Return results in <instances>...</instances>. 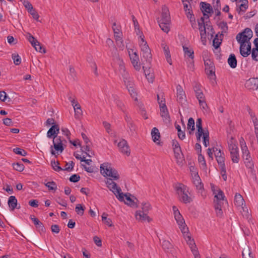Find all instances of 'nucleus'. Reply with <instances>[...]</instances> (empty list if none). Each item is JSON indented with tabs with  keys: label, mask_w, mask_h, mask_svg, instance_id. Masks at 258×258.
Returning <instances> with one entry per match:
<instances>
[{
	"label": "nucleus",
	"mask_w": 258,
	"mask_h": 258,
	"mask_svg": "<svg viewBox=\"0 0 258 258\" xmlns=\"http://www.w3.org/2000/svg\"><path fill=\"white\" fill-rule=\"evenodd\" d=\"M246 84L247 87H249L250 85H253V86L249 87V89H257L258 88V78L249 79Z\"/></svg>",
	"instance_id": "33"
},
{
	"label": "nucleus",
	"mask_w": 258,
	"mask_h": 258,
	"mask_svg": "<svg viewBox=\"0 0 258 258\" xmlns=\"http://www.w3.org/2000/svg\"><path fill=\"white\" fill-rule=\"evenodd\" d=\"M13 152L16 154L20 155L22 156H26L27 155V152L25 150L20 148H14Z\"/></svg>",
	"instance_id": "46"
},
{
	"label": "nucleus",
	"mask_w": 258,
	"mask_h": 258,
	"mask_svg": "<svg viewBox=\"0 0 258 258\" xmlns=\"http://www.w3.org/2000/svg\"><path fill=\"white\" fill-rule=\"evenodd\" d=\"M219 27L221 29V34L220 35V37L223 35L224 33L227 32L228 30V26L227 23L225 22H221L218 24Z\"/></svg>",
	"instance_id": "36"
},
{
	"label": "nucleus",
	"mask_w": 258,
	"mask_h": 258,
	"mask_svg": "<svg viewBox=\"0 0 258 258\" xmlns=\"http://www.w3.org/2000/svg\"><path fill=\"white\" fill-rule=\"evenodd\" d=\"M201 107L204 110H207L208 106L206 102V98L198 100Z\"/></svg>",
	"instance_id": "56"
},
{
	"label": "nucleus",
	"mask_w": 258,
	"mask_h": 258,
	"mask_svg": "<svg viewBox=\"0 0 258 258\" xmlns=\"http://www.w3.org/2000/svg\"><path fill=\"white\" fill-rule=\"evenodd\" d=\"M242 258H253L252 252L249 249L245 250L242 253Z\"/></svg>",
	"instance_id": "54"
},
{
	"label": "nucleus",
	"mask_w": 258,
	"mask_h": 258,
	"mask_svg": "<svg viewBox=\"0 0 258 258\" xmlns=\"http://www.w3.org/2000/svg\"><path fill=\"white\" fill-rule=\"evenodd\" d=\"M172 244L168 240H164L162 242V247L166 250H169V249L172 248Z\"/></svg>",
	"instance_id": "58"
},
{
	"label": "nucleus",
	"mask_w": 258,
	"mask_h": 258,
	"mask_svg": "<svg viewBox=\"0 0 258 258\" xmlns=\"http://www.w3.org/2000/svg\"><path fill=\"white\" fill-rule=\"evenodd\" d=\"M59 126L57 124L53 125L48 131L47 133V136L49 138H53L55 140L57 135L59 133Z\"/></svg>",
	"instance_id": "21"
},
{
	"label": "nucleus",
	"mask_w": 258,
	"mask_h": 258,
	"mask_svg": "<svg viewBox=\"0 0 258 258\" xmlns=\"http://www.w3.org/2000/svg\"><path fill=\"white\" fill-rule=\"evenodd\" d=\"M129 55L131 62L134 66L135 69L137 71H140L141 69V64L139 62V58L136 52H133L131 53V51H128Z\"/></svg>",
	"instance_id": "12"
},
{
	"label": "nucleus",
	"mask_w": 258,
	"mask_h": 258,
	"mask_svg": "<svg viewBox=\"0 0 258 258\" xmlns=\"http://www.w3.org/2000/svg\"><path fill=\"white\" fill-rule=\"evenodd\" d=\"M192 182L199 192L202 191L204 189V185L198 172H195L192 174Z\"/></svg>",
	"instance_id": "14"
},
{
	"label": "nucleus",
	"mask_w": 258,
	"mask_h": 258,
	"mask_svg": "<svg viewBox=\"0 0 258 258\" xmlns=\"http://www.w3.org/2000/svg\"><path fill=\"white\" fill-rule=\"evenodd\" d=\"M172 209L173 211L175 219L178 225L179 228L180 229L181 232L182 233L185 239L186 240L187 243L190 246V248H192V247H195V243L194 240L191 239V237L188 235V228L185 223V221L176 206H173Z\"/></svg>",
	"instance_id": "2"
},
{
	"label": "nucleus",
	"mask_w": 258,
	"mask_h": 258,
	"mask_svg": "<svg viewBox=\"0 0 258 258\" xmlns=\"http://www.w3.org/2000/svg\"><path fill=\"white\" fill-rule=\"evenodd\" d=\"M44 184L49 190H56L57 189V185L53 181L47 182Z\"/></svg>",
	"instance_id": "39"
},
{
	"label": "nucleus",
	"mask_w": 258,
	"mask_h": 258,
	"mask_svg": "<svg viewBox=\"0 0 258 258\" xmlns=\"http://www.w3.org/2000/svg\"><path fill=\"white\" fill-rule=\"evenodd\" d=\"M124 83L132 97L135 99V100H137V93L135 88L132 78L127 80V82Z\"/></svg>",
	"instance_id": "13"
},
{
	"label": "nucleus",
	"mask_w": 258,
	"mask_h": 258,
	"mask_svg": "<svg viewBox=\"0 0 258 258\" xmlns=\"http://www.w3.org/2000/svg\"><path fill=\"white\" fill-rule=\"evenodd\" d=\"M183 5V9L185 12L191 9V4L190 3H192V1H190V0H181Z\"/></svg>",
	"instance_id": "45"
},
{
	"label": "nucleus",
	"mask_w": 258,
	"mask_h": 258,
	"mask_svg": "<svg viewBox=\"0 0 258 258\" xmlns=\"http://www.w3.org/2000/svg\"><path fill=\"white\" fill-rule=\"evenodd\" d=\"M53 143L54 148L55 150L57 151H60V153H61L63 151L64 149L62 146V142L60 137L56 138L55 140H53Z\"/></svg>",
	"instance_id": "25"
},
{
	"label": "nucleus",
	"mask_w": 258,
	"mask_h": 258,
	"mask_svg": "<svg viewBox=\"0 0 258 258\" xmlns=\"http://www.w3.org/2000/svg\"><path fill=\"white\" fill-rule=\"evenodd\" d=\"M13 168L19 172H21L24 169V165L21 162L14 163L13 164Z\"/></svg>",
	"instance_id": "38"
},
{
	"label": "nucleus",
	"mask_w": 258,
	"mask_h": 258,
	"mask_svg": "<svg viewBox=\"0 0 258 258\" xmlns=\"http://www.w3.org/2000/svg\"><path fill=\"white\" fill-rule=\"evenodd\" d=\"M151 135L153 139V141L154 142H156L157 141L159 140L160 138V133L159 130L156 127H154L151 132Z\"/></svg>",
	"instance_id": "34"
},
{
	"label": "nucleus",
	"mask_w": 258,
	"mask_h": 258,
	"mask_svg": "<svg viewBox=\"0 0 258 258\" xmlns=\"http://www.w3.org/2000/svg\"><path fill=\"white\" fill-rule=\"evenodd\" d=\"M244 203V201L242 197L239 194L236 193L234 197V204L238 207H241L242 208L243 207L242 206Z\"/></svg>",
	"instance_id": "30"
},
{
	"label": "nucleus",
	"mask_w": 258,
	"mask_h": 258,
	"mask_svg": "<svg viewBox=\"0 0 258 258\" xmlns=\"http://www.w3.org/2000/svg\"><path fill=\"white\" fill-rule=\"evenodd\" d=\"M203 138L204 145L205 147H207L209 145V133L208 130L205 132Z\"/></svg>",
	"instance_id": "44"
},
{
	"label": "nucleus",
	"mask_w": 258,
	"mask_h": 258,
	"mask_svg": "<svg viewBox=\"0 0 258 258\" xmlns=\"http://www.w3.org/2000/svg\"><path fill=\"white\" fill-rule=\"evenodd\" d=\"M107 214L104 213L102 215V221L109 227L112 226V222L110 218H107Z\"/></svg>",
	"instance_id": "37"
},
{
	"label": "nucleus",
	"mask_w": 258,
	"mask_h": 258,
	"mask_svg": "<svg viewBox=\"0 0 258 258\" xmlns=\"http://www.w3.org/2000/svg\"><path fill=\"white\" fill-rule=\"evenodd\" d=\"M215 194V195L214 196V200H225L226 199H225V196H224V193L223 192L219 189L218 191V193L217 194Z\"/></svg>",
	"instance_id": "48"
},
{
	"label": "nucleus",
	"mask_w": 258,
	"mask_h": 258,
	"mask_svg": "<svg viewBox=\"0 0 258 258\" xmlns=\"http://www.w3.org/2000/svg\"><path fill=\"white\" fill-rule=\"evenodd\" d=\"M113 60L116 64L118 66V68L124 64L122 59L118 54H115L113 56Z\"/></svg>",
	"instance_id": "41"
},
{
	"label": "nucleus",
	"mask_w": 258,
	"mask_h": 258,
	"mask_svg": "<svg viewBox=\"0 0 258 258\" xmlns=\"http://www.w3.org/2000/svg\"><path fill=\"white\" fill-rule=\"evenodd\" d=\"M142 210L146 213H148L149 211L151 209V206L149 203H143L142 204Z\"/></svg>",
	"instance_id": "53"
},
{
	"label": "nucleus",
	"mask_w": 258,
	"mask_h": 258,
	"mask_svg": "<svg viewBox=\"0 0 258 258\" xmlns=\"http://www.w3.org/2000/svg\"><path fill=\"white\" fill-rule=\"evenodd\" d=\"M8 204L11 210L13 211L17 208V200L15 196H10L9 198Z\"/></svg>",
	"instance_id": "29"
},
{
	"label": "nucleus",
	"mask_w": 258,
	"mask_h": 258,
	"mask_svg": "<svg viewBox=\"0 0 258 258\" xmlns=\"http://www.w3.org/2000/svg\"><path fill=\"white\" fill-rule=\"evenodd\" d=\"M174 188L178 200L180 202L187 204L192 202L189 188L186 185L181 183H177L174 185Z\"/></svg>",
	"instance_id": "3"
},
{
	"label": "nucleus",
	"mask_w": 258,
	"mask_h": 258,
	"mask_svg": "<svg viewBox=\"0 0 258 258\" xmlns=\"http://www.w3.org/2000/svg\"><path fill=\"white\" fill-rule=\"evenodd\" d=\"M251 57L253 59L258 61V51L255 48H253L251 52Z\"/></svg>",
	"instance_id": "64"
},
{
	"label": "nucleus",
	"mask_w": 258,
	"mask_h": 258,
	"mask_svg": "<svg viewBox=\"0 0 258 258\" xmlns=\"http://www.w3.org/2000/svg\"><path fill=\"white\" fill-rule=\"evenodd\" d=\"M120 74L121 75L124 82H127V80L131 79L128 73L126 71L124 64L118 68Z\"/></svg>",
	"instance_id": "28"
},
{
	"label": "nucleus",
	"mask_w": 258,
	"mask_h": 258,
	"mask_svg": "<svg viewBox=\"0 0 258 258\" xmlns=\"http://www.w3.org/2000/svg\"><path fill=\"white\" fill-rule=\"evenodd\" d=\"M213 152L215 153V157L224 156V153L221 152V150L218 149L216 148H213Z\"/></svg>",
	"instance_id": "62"
},
{
	"label": "nucleus",
	"mask_w": 258,
	"mask_h": 258,
	"mask_svg": "<svg viewBox=\"0 0 258 258\" xmlns=\"http://www.w3.org/2000/svg\"><path fill=\"white\" fill-rule=\"evenodd\" d=\"M185 12V14L187 18L189 20L190 22H194L195 21V17L192 13V10L190 9L188 10Z\"/></svg>",
	"instance_id": "57"
},
{
	"label": "nucleus",
	"mask_w": 258,
	"mask_h": 258,
	"mask_svg": "<svg viewBox=\"0 0 258 258\" xmlns=\"http://www.w3.org/2000/svg\"><path fill=\"white\" fill-rule=\"evenodd\" d=\"M222 38H218V35L216 34L213 41V45L216 48H218L221 43Z\"/></svg>",
	"instance_id": "47"
},
{
	"label": "nucleus",
	"mask_w": 258,
	"mask_h": 258,
	"mask_svg": "<svg viewBox=\"0 0 258 258\" xmlns=\"http://www.w3.org/2000/svg\"><path fill=\"white\" fill-rule=\"evenodd\" d=\"M196 126L197 128V132H206L203 128L202 126V120L201 118H198L196 122Z\"/></svg>",
	"instance_id": "51"
},
{
	"label": "nucleus",
	"mask_w": 258,
	"mask_h": 258,
	"mask_svg": "<svg viewBox=\"0 0 258 258\" xmlns=\"http://www.w3.org/2000/svg\"><path fill=\"white\" fill-rule=\"evenodd\" d=\"M158 22L161 29L167 33L170 30V16L169 10L165 6L162 8L161 18Z\"/></svg>",
	"instance_id": "4"
},
{
	"label": "nucleus",
	"mask_w": 258,
	"mask_h": 258,
	"mask_svg": "<svg viewBox=\"0 0 258 258\" xmlns=\"http://www.w3.org/2000/svg\"><path fill=\"white\" fill-rule=\"evenodd\" d=\"M21 2L23 3L25 7L28 9V11L33 9L32 5L31 3L26 0H20Z\"/></svg>",
	"instance_id": "61"
},
{
	"label": "nucleus",
	"mask_w": 258,
	"mask_h": 258,
	"mask_svg": "<svg viewBox=\"0 0 258 258\" xmlns=\"http://www.w3.org/2000/svg\"><path fill=\"white\" fill-rule=\"evenodd\" d=\"M198 161L203 166H206V162L204 156L202 154V153L198 154Z\"/></svg>",
	"instance_id": "60"
},
{
	"label": "nucleus",
	"mask_w": 258,
	"mask_h": 258,
	"mask_svg": "<svg viewBox=\"0 0 258 258\" xmlns=\"http://www.w3.org/2000/svg\"><path fill=\"white\" fill-rule=\"evenodd\" d=\"M112 29L114 33L115 40L117 44L119 43H121V46L120 45L119 47L122 49L124 47V45L122 44V41L121 40V33L120 31L119 28L116 26L115 23L113 24Z\"/></svg>",
	"instance_id": "17"
},
{
	"label": "nucleus",
	"mask_w": 258,
	"mask_h": 258,
	"mask_svg": "<svg viewBox=\"0 0 258 258\" xmlns=\"http://www.w3.org/2000/svg\"><path fill=\"white\" fill-rule=\"evenodd\" d=\"M241 151L242 154V157L244 161L245 166L249 168H251L253 166V164L251 162L252 159L248 148L246 147L241 149Z\"/></svg>",
	"instance_id": "8"
},
{
	"label": "nucleus",
	"mask_w": 258,
	"mask_h": 258,
	"mask_svg": "<svg viewBox=\"0 0 258 258\" xmlns=\"http://www.w3.org/2000/svg\"><path fill=\"white\" fill-rule=\"evenodd\" d=\"M160 114L165 124H168L170 123V117L167 107L160 108Z\"/></svg>",
	"instance_id": "23"
},
{
	"label": "nucleus",
	"mask_w": 258,
	"mask_h": 258,
	"mask_svg": "<svg viewBox=\"0 0 258 258\" xmlns=\"http://www.w3.org/2000/svg\"><path fill=\"white\" fill-rule=\"evenodd\" d=\"M201 10L204 16H207V18H209V16L207 14H211L213 12L211 6L206 2H201L200 3Z\"/></svg>",
	"instance_id": "20"
},
{
	"label": "nucleus",
	"mask_w": 258,
	"mask_h": 258,
	"mask_svg": "<svg viewBox=\"0 0 258 258\" xmlns=\"http://www.w3.org/2000/svg\"><path fill=\"white\" fill-rule=\"evenodd\" d=\"M198 22L202 41H206V26H204V18L201 17L200 20L198 21Z\"/></svg>",
	"instance_id": "18"
},
{
	"label": "nucleus",
	"mask_w": 258,
	"mask_h": 258,
	"mask_svg": "<svg viewBox=\"0 0 258 258\" xmlns=\"http://www.w3.org/2000/svg\"><path fill=\"white\" fill-rule=\"evenodd\" d=\"M248 8V1L247 0H242V4H241L239 7L237 9V11L239 14H240L241 12L244 13L246 10Z\"/></svg>",
	"instance_id": "35"
},
{
	"label": "nucleus",
	"mask_w": 258,
	"mask_h": 258,
	"mask_svg": "<svg viewBox=\"0 0 258 258\" xmlns=\"http://www.w3.org/2000/svg\"><path fill=\"white\" fill-rule=\"evenodd\" d=\"M228 63L229 66L234 69L237 67V60L236 57L234 54H231L228 58Z\"/></svg>",
	"instance_id": "31"
},
{
	"label": "nucleus",
	"mask_w": 258,
	"mask_h": 258,
	"mask_svg": "<svg viewBox=\"0 0 258 258\" xmlns=\"http://www.w3.org/2000/svg\"><path fill=\"white\" fill-rule=\"evenodd\" d=\"M140 40L139 41L140 46L141 47V53L148 51L150 50L147 42L144 40V36L143 34L141 33L140 36Z\"/></svg>",
	"instance_id": "24"
},
{
	"label": "nucleus",
	"mask_w": 258,
	"mask_h": 258,
	"mask_svg": "<svg viewBox=\"0 0 258 258\" xmlns=\"http://www.w3.org/2000/svg\"><path fill=\"white\" fill-rule=\"evenodd\" d=\"M194 90L196 96L198 100L204 99L205 96L202 90V86L198 83H195L194 87Z\"/></svg>",
	"instance_id": "22"
},
{
	"label": "nucleus",
	"mask_w": 258,
	"mask_h": 258,
	"mask_svg": "<svg viewBox=\"0 0 258 258\" xmlns=\"http://www.w3.org/2000/svg\"><path fill=\"white\" fill-rule=\"evenodd\" d=\"M187 129L190 130L191 131L189 132V134H191V132L194 131L195 129V120L192 117H190L188 119V123H187Z\"/></svg>",
	"instance_id": "43"
},
{
	"label": "nucleus",
	"mask_w": 258,
	"mask_h": 258,
	"mask_svg": "<svg viewBox=\"0 0 258 258\" xmlns=\"http://www.w3.org/2000/svg\"><path fill=\"white\" fill-rule=\"evenodd\" d=\"M216 160L220 167L225 166L224 156L216 157Z\"/></svg>",
	"instance_id": "55"
},
{
	"label": "nucleus",
	"mask_w": 258,
	"mask_h": 258,
	"mask_svg": "<svg viewBox=\"0 0 258 258\" xmlns=\"http://www.w3.org/2000/svg\"><path fill=\"white\" fill-rule=\"evenodd\" d=\"M141 59L143 61V63L144 64V61H145L147 63H150L152 57L151 50H149L148 51H145L141 53Z\"/></svg>",
	"instance_id": "27"
},
{
	"label": "nucleus",
	"mask_w": 258,
	"mask_h": 258,
	"mask_svg": "<svg viewBox=\"0 0 258 258\" xmlns=\"http://www.w3.org/2000/svg\"><path fill=\"white\" fill-rule=\"evenodd\" d=\"M240 53L244 57L248 56L251 52V43H240Z\"/></svg>",
	"instance_id": "16"
},
{
	"label": "nucleus",
	"mask_w": 258,
	"mask_h": 258,
	"mask_svg": "<svg viewBox=\"0 0 258 258\" xmlns=\"http://www.w3.org/2000/svg\"><path fill=\"white\" fill-rule=\"evenodd\" d=\"M205 72L211 79H215V68L213 62L210 59L205 60Z\"/></svg>",
	"instance_id": "7"
},
{
	"label": "nucleus",
	"mask_w": 258,
	"mask_h": 258,
	"mask_svg": "<svg viewBox=\"0 0 258 258\" xmlns=\"http://www.w3.org/2000/svg\"><path fill=\"white\" fill-rule=\"evenodd\" d=\"M100 171L104 176H108L106 184L107 187L115 195L117 199L120 202L124 201V197L127 201L126 204L133 207H138L137 203L134 202L126 194L121 192V188L117 186L113 180H117L119 178V175L116 170L113 168L111 165L108 163H104L100 166Z\"/></svg>",
	"instance_id": "1"
},
{
	"label": "nucleus",
	"mask_w": 258,
	"mask_h": 258,
	"mask_svg": "<svg viewBox=\"0 0 258 258\" xmlns=\"http://www.w3.org/2000/svg\"><path fill=\"white\" fill-rule=\"evenodd\" d=\"M117 146L119 150L122 153L126 154L127 156L130 154V150L126 141L124 139L121 140L118 144Z\"/></svg>",
	"instance_id": "15"
},
{
	"label": "nucleus",
	"mask_w": 258,
	"mask_h": 258,
	"mask_svg": "<svg viewBox=\"0 0 258 258\" xmlns=\"http://www.w3.org/2000/svg\"><path fill=\"white\" fill-rule=\"evenodd\" d=\"M51 166L53 168V169L56 171H59L61 170H63V169L61 168V167L59 166V163L58 161H51Z\"/></svg>",
	"instance_id": "50"
},
{
	"label": "nucleus",
	"mask_w": 258,
	"mask_h": 258,
	"mask_svg": "<svg viewBox=\"0 0 258 258\" xmlns=\"http://www.w3.org/2000/svg\"><path fill=\"white\" fill-rule=\"evenodd\" d=\"M175 157L177 159L178 164L182 163L183 158V155L181 152V149L174 150Z\"/></svg>",
	"instance_id": "32"
},
{
	"label": "nucleus",
	"mask_w": 258,
	"mask_h": 258,
	"mask_svg": "<svg viewBox=\"0 0 258 258\" xmlns=\"http://www.w3.org/2000/svg\"><path fill=\"white\" fill-rule=\"evenodd\" d=\"M85 207L81 204H77L75 208L76 212L79 215L82 216L85 211Z\"/></svg>",
	"instance_id": "42"
},
{
	"label": "nucleus",
	"mask_w": 258,
	"mask_h": 258,
	"mask_svg": "<svg viewBox=\"0 0 258 258\" xmlns=\"http://www.w3.org/2000/svg\"><path fill=\"white\" fill-rule=\"evenodd\" d=\"M12 58L15 65H19L21 63V58L18 53H13L12 55Z\"/></svg>",
	"instance_id": "40"
},
{
	"label": "nucleus",
	"mask_w": 258,
	"mask_h": 258,
	"mask_svg": "<svg viewBox=\"0 0 258 258\" xmlns=\"http://www.w3.org/2000/svg\"><path fill=\"white\" fill-rule=\"evenodd\" d=\"M27 38L36 51L43 53L46 52L45 48L42 47L41 44L31 34H28Z\"/></svg>",
	"instance_id": "9"
},
{
	"label": "nucleus",
	"mask_w": 258,
	"mask_h": 258,
	"mask_svg": "<svg viewBox=\"0 0 258 258\" xmlns=\"http://www.w3.org/2000/svg\"><path fill=\"white\" fill-rule=\"evenodd\" d=\"M176 97L177 101L181 105L184 104L186 101L185 92L180 85H178L176 86Z\"/></svg>",
	"instance_id": "11"
},
{
	"label": "nucleus",
	"mask_w": 258,
	"mask_h": 258,
	"mask_svg": "<svg viewBox=\"0 0 258 258\" xmlns=\"http://www.w3.org/2000/svg\"><path fill=\"white\" fill-rule=\"evenodd\" d=\"M175 128L178 131V138L181 140H183L185 138V134L184 132L181 131L180 126L178 124H176Z\"/></svg>",
	"instance_id": "49"
},
{
	"label": "nucleus",
	"mask_w": 258,
	"mask_h": 258,
	"mask_svg": "<svg viewBox=\"0 0 258 258\" xmlns=\"http://www.w3.org/2000/svg\"><path fill=\"white\" fill-rule=\"evenodd\" d=\"M127 126L130 130L128 131L130 134L133 135L136 131V126L135 124L133 122H130V123L127 124Z\"/></svg>",
	"instance_id": "59"
},
{
	"label": "nucleus",
	"mask_w": 258,
	"mask_h": 258,
	"mask_svg": "<svg viewBox=\"0 0 258 258\" xmlns=\"http://www.w3.org/2000/svg\"><path fill=\"white\" fill-rule=\"evenodd\" d=\"M135 217L137 220L141 222L147 221L150 222L152 221V219L148 216V213L141 210L136 212Z\"/></svg>",
	"instance_id": "19"
},
{
	"label": "nucleus",
	"mask_w": 258,
	"mask_h": 258,
	"mask_svg": "<svg viewBox=\"0 0 258 258\" xmlns=\"http://www.w3.org/2000/svg\"><path fill=\"white\" fill-rule=\"evenodd\" d=\"M162 47L163 49L164 55L166 57L167 61L170 64H172V60L171 58V55L170 50L168 46L165 43L161 44Z\"/></svg>",
	"instance_id": "26"
},
{
	"label": "nucleus",
	"mask_w": 258,
	"mask_h": 258,
	"mask_svg": "<svg viewBox=\"0 0 258 258\" xmlns=\"http://www.w3.org/2000/svg\"><path fill=\"white\" fill-rule=\"evenodd\" d=\"M230 157L233 163H238L240 160L239 150L233 137L228 142Z\"/></svg>",
	"instance_id": "5"
},
{
	"label": "nucleus",
	"mask_w": 258,
	"mask_h": 258,
	"mask_svg": "<svg viewBox=\"0 0 258 258\" xmlns=\"http://www.w3.org/2000/svg\"><path fill=\"white\" fill-rule=\"evenodd\" d=\"M183 50L185 55L189 57V59L187 62L188 67L191 71L194 70V52L192 49H189L188 47L183 46Z\"/></svg>",
	"instance_id": "10"
},
{
	"label": "nucleus",
	"mask_w": 258,
	"mask_h": 258,
	"mask_svg": "<svg viewBox=\"0 0 258 258\" xmlns=\"http://www.w3.org/2000/svg\"><path fill=\"white\" fill-rule=\"evenodd\" d=\"M75 117L76 119H79L83 115V111L81 108L74 110Z\"/></svg>",
	"instance_id": "63"
},
{
	"label": "nucleus",
	"mask_w": 258,
	"mask_h": 258,
	"mask_svg": "<svg viewBox=\"0 0 258 258\" xmlns=\"http://www.w3.org/2000/svg\"><path fill=\"white\" fill-rule=\"evenodd\" d=\"M204 26H206V29H207L208 30L210 31L211 35L213 36V34L215 33V31L211 22L209 21L205 22H204Z\"/></svg>",
	"instance_id": "52"
},
{
	"label": "nucleus",
	"mask_w": 258,
	"mask_h": 258,
	"mask_svg": "<svg viewBox=\"0 0 258 258\" xmlns=\"http://www.w3.org/2000/svg\"><path fill=\"white\" fill-rule=\"evenodd\" d=\"M253 33L252 30L248 28H245L244 31L238 33L236 39L239 43H248L252 38Z\"/></svg>",
	"instance_id": "6"
}]
</instances>
